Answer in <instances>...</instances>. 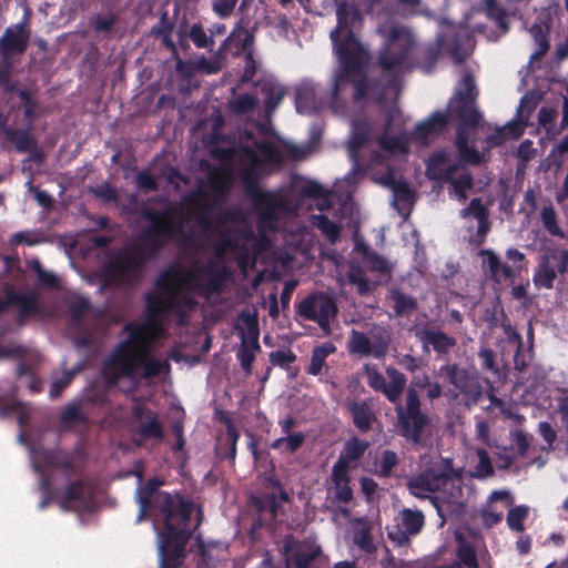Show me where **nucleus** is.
I'll use <instances>...</instances> for the list:
<instances>
[{"label": "nucleus", "instance_id": "nucleus-58", "mask_svg": "<svg viewBox=\"0 0 568 568\" xmlns=\"http://www.w3.org/2000/svg\"><path fill=\"white\" fill-rule=\"evenodd\" d=\"M305 436L302 433L285 435L273 442L272 448L283 449L285 452H296L304 443Z\"/></svg>", "mask_w": 568, "mask_h": 568}, {"label": "nucleus", "instance_id": "nucleus-22", "mask_svg": "<svg viewBox=\"0 0 568 568\" xmlns=\"http://www.w3.org/2000/svg\"><path fill=\"white\" fill-rule=\"evenodd\" d=\"M443 37V47L445 52L453 59L456 64H462L473 50V36L467 30H456L455 32Z\"/></svg>", "mask_w": 568, "mask_h": 568}, {"label": "nucleus", "instance_id": "nucleus-35", "mask_svg": "<svg viewBox=\"0 0 568 568\" xmlns=\"http://www.w3.org/2000/svg\"><path fill=\"white\" fill-rule=\"evenodd\" d=\"M236 237V247L233 250V254L237 255H260L264 250V241L266 237L263 236L262 240H256L254 236V232L250 229L244 230L240 236Z\"/></svg>", "mask_w": 568, "mask_h": 568}, {"label": "nucleus", "instance_id": "nucleus-55", "mask_svg": "<svg viewBox=\"0 0 568 568\" xmlns=\"http://www.w3.org/2000/svg\"><path fill=\"white\" fill-rule=\"evenodd\" d=\"M369 527L363 523L361 527L355 528L353 534L354 544L367 554H373L376 550V546L371 536Z\"/></svg>", "mask_w": 568, "mask_h": 568}, {"label": "nucleus", "instance_id": "nucleus-8", "mask_svg": "<svg viewBox=\"0 0 568 568\" xmlns=\"http://www.w3.org/2000/svg\"><path fill=\"white\" fill-rule=\"evenodd\" d=\"M332 43L341 65L339 72L334 79L332 90L333 100H337L343 88L351 82V75L366 70L369 54L355 32H348V34L337 38L336 42Z\"/></svg>", "mask_w": 568, "mask_h": 568}, {"label": "nucleus", "instance_id": "nucleus-14", "mask_svg": "<svg viewBox=\"0 0 568 568\" xmlns=\"http://www.w3.org/2000/svg\"><path fill=\"white\" fill-rule=\"evenodd\" d=\"M258 211L257 230L260 234L266 231H276L280 222V212L287 205L286 197L278 191L252 201Z\"/></svg>", "mask_w": 568, "mask_h": 568}, {"label": "nucleus", "instance_id": "nucleus-51", "mask_svg": "<svg viewBox=\"0 0 568 568\" xmlns=\"http://www.w3.org/2000/svg\"><path fill=\"white\" fill-rule=\"evenodd\" d=\"M114 12L99 13L90 18L89 26L95 33L110 34L118 22Z\"/></svg>", "mask_w": 568, "mask_h": 568}, {"label": "nucleus", "instance_id": "nucleus-10", "mask_svg": "<svg viewBox=\"0 0 568 568\" xmlns=\"http://www.w3.org/2000/svg\"><path fill=\"white\" fill-rule=\"evenodd\" d=\"M463 89L456 90L448 105V118L458 121L462 126L478 128L483 121L481 113L475 102L478 95L471 73L466 72L460 82Z\"/></svg>", "mask_w": 568, "mask_h": 568}, {"label": "nucleus", "instance_id": "nucleus-6", "mask_svg": "<svg viewBox=\"0 0 568 568\" xmlns=\"http://www.w3.org/2000/svg\"><path fill=\"white\" fill-rule=\"evenodd\" d=\"M378 32L384 38L376 58V65L382 72L396 78L415 70L416 40L409 29L402 24H393L388 30L379 29Z\"/></svg>", "mask_w": 568, "mask_h": 568}, {"label": "nucleus", "instance_id": "nucleus-63", "mask_svg": "<svg viewBox=\"0 0 568 568\" xmlns=\"http://www.w3.org/2000/svg\"><path fill=\"white\" fill-rule=\"evenodd\" d=\"M459 215L463 219L474 216L476 220H483V217L489 216V211L483 204L480 197H474L470 200L467 207L460 210Z\"/></svg>", "mask_w": 568, "mask_h": 568}, {"label": "nucleus", "instance_id": "nucleus-25", "mask_svg": "<svg viewBox=\"0 0 568 568\" xmlns=\"http://www.w3.org/2000/svg\"><path fill=\"white\" fill-rule=\"evenodd\" d=\"M448 124V114L445 112L436 111L430 116L418 123L410 138L420 144H427L429 139L436 136L446 130Z\"/></svg>", "mask_w": 568, "mask_h": 568}, {"label": "nucleus", "instance_id": "nucleus-48", "mask_svg": "<svg viewBox=\"0 0 568 568\" xmlns=\"http://www.w3.org/2000/svg\"><path fill=\"white\" fill-rule=\"evenodd\" d=\"M367 447V442L352 437L345 442L337 462H357L364 455Z\"/></svg>", "mask_w": 568, "mask_h": 568}, {"label": "nucleus", "instance_id": "nucleus-59", "mask_svg": "<svg viewBox=\"0 0 568 568\" xmlns=\"http://www.w3.org/2000/svg\"><path fill=\"white\" fill-rule=\"evenodd\" d=\"M223 68L222 59L216 54H212L210 59H206L204 55H201L193 63V69L199 72H203L206 74H216Z\"/></svg>", "mask_w": 568, "mask_h": 568}, {"label": "nucleus", "instance_id": "nucleus-30", "mask_svg": "<svg viewBox=\"0 0 568 568\" xmlns=\"http://www.w3.org/2000/svg\"><path fill=\"white\" fill-rule=\"evenodd\" d=\"M556 253L544 255L540 258L538 266L536 267L532 282L537 288L551 290L557 278V271L551 260H556Z\"/></svg>", "mask_w": 568, "mask_h": 568}, {"label": "nucleus", "instance_id": "nucleus-23", "mask_svg": "<svg viewBox=\"0 0 568 568\" xmlns=\"http://www.w3.org/2000/svg\"><path fill=\"white\" fill-rule=\"evenodd\" d=\"M398 114V110H389L386 113L384 132L378 135L377 143L382 150L389 153L407 154L409 152V138L405 134L392 135L388 133L393 126L395 116Z\"/></svg>", "mask_w": 568, "mask_h": 568}, {"label": "nucleus", "instance_id": "nucleus-33", "mask_svg": "<svg viewBox=\"0 0 568 568\" xmlns=\"http://www.w3.org/2000/svg\"><path fill=\"white\" fill-rule=\"evenodd\" d=\"M295 108L298 113L303 114H313L316 112V90L312 82L304 81L296 87Z\"/></svg>", "mask_w": 568, "mask_h": 568}, {"label": "nucleus", "instance_id": "nucleus-24", "mask_svg": "<svg viewBox=\"0 0 568 568\" xmlns=\"http://www.w3.org/2000/svg\"><path fill=\"white\" fill-rule=\"evenodd\" d=\"M459 165L449 163V155L445 151L434 152L427 161L426 173L432 180L452 183Z\"/></svg>", "mask_w": 568, "mask_h": 568}, {"label": "nucleus", "instance_id": "nucleus-62", "mask_svg": "<svg viewBox=\"0 0 568 568\" xmlns=\"http://www.w3.org/2000/svg\"><path fill=\"white\" fill-rule=\"evenodd\" d=\"M230 104L234 112L245 114L254 110L257 100L250 93H243L234 98Z\"/></svg>", "mask_w": 568, "mask_h": 568}, {"label": "nucleus", "instance_id": "nucleus-3", "mask_svg": "<svg viewBox=\"0 0 568 568\" xmlns=\"http://www.w3.org/2000/svg\"><path fill=\"white\" fill-rule=\"evenodd\" d=\"M229 275L225 266L219 268L213 261L196 264L191 270L169 267L156 280L159 294L146 297L148 321H154L165 313L183 317L184 312L193 311L197 306V301L192 295L182 294L183 286L210 298L223 292Z\"/></svg>", "mask_w": 568, "mask_h": 568}, {"label": "nucleus", "instance_id": "nucleus-20", "mask_svg": "<svg viewBox=\"0 0 568 568\" xmlns=\"http://www.w3.org/2000/svg\"><path fill=\"white\" fill-rule=\"evenodd\" d=\"M362 23V14L359 9L342 0L336 3V27L331 31L332 42H336L337 38H343L348 32H354L357 26Z\"/></svg>", "mask_w": 568, "mask_h": 568}, {"label": "nucleus", "instance_id": "nucleus-17", "mask_svg": "<svg viewBox=\"0 0 568 568\" xmlns=\"http://www.w3.org/2000/svg\"><path fill=\"white\" fill-rule=\"evenodd\" d=\"M30 30L26 21L8 27L0 37V51L3 60H10L12 55L23 54L30 40Z\"/></svg>", "mask_w": 568, "mask_h": 568}, {"label": "nucleus", "instance_id": "nucleus-32", "mask_svg": "<svg viewBox=\"0 0 568 568\" xmlns=\"http://www.w3.org/2000/svg\"><path fill=\"white\" fill-rule=\"evenodd\" d=\"M478 12H484L490 21L499 29L501 34H506L509 29V14L505 7L498 0H481L477 8Z\"/></svg>", "mask_w": 568, "mask_h": 568}, {"label": "nucleus", "instance_id": "nucleus-53", "mask_svg": "<svg viewBox=\"0 0 568 568\" xmlns=\"http://www.w3.org/2000/svg\"><path fill=\"white\" fill-rule=\"evenodd\" d=\"M268 481H270L272 487L278 489L280 498H277L275 494H270V495L265 496V499L263 501L262 508L263 509H267L271 513L272 517L275 518L277 516V513H278L280 503L281 501H287L288 500V495L281 487V483L277 479H275V478H273L271 476L268 478Z\"/></svg>", "mask_w": 568, "mask_h": 568}, {"label": "nucleus", "instance_id": "nucleus-56", "mask_svg": "<svg viewBox=\"0 0 568 568\" xmlns=\"http://www.w3.org/2000/svg\"><path fill=\"white\" fill-rule=\"evenodd\" d=\"M529 508L525 505L516 506L508 511L507 525L510 530L523 532L525 530L524 520L528 517Z\"/></svg>", "mask_w": 568, "mask_h": 568}, {"label": "nucleus", "instance_id": "nucleus-13", "mask_svg": "<svg viewBox=\"0 0 568 568\" xmlns=\"http://www.w3.org/2000/svg\"><path fill=\"white\" fill-rule=\"evenodd\" d=\"M439 372L446 377L448 383L453 385L467 400L471 404H478L484 397V387L479 378L471 375L466 368L457 363L445 364Z\"/></svg>", "mask_w": 568, "mask_h": 568}, {"label": "nucleus", "instance_id": "nucleus-34", "mask_svg": "<svg viewBox=\"0 0 568 568\" xmlns=\"http://www.w3.org/2000/svg\"><path fill=\"white\" fill-rule=\"evenodd\" d=\"M442 47L443 37H437L435 43L428 44L423 49L420 59L414 57L415 69L420 70L425 74L433 73L440 57Z\"/></svg>", "mask_w": 568, "mask_h": 568}, {"label": "nucleus", "instance_id": "nucleus-28", "mask_svg": "<svg viewBox=\"0 0 568 568\" xmlns=\"http://www.w3.org/2000/svg\"><path fill=\"white\" fill-rule=\"evenodd\" d=\"M347 410L349 412L354 426L362 433H367L372 429V425L376 417L366 400H349L346 404Z\"/></svg>", "mask_w": 568, "mask_h": 568}, {"label": "nucleus", "instance_id": "nucleus-5", "mask_svg": "<svg viewBox=\"0 0 568 568\" xmlns=\"http://www.w3.org/2000/svg\"><path fill=\"white\" fill-rule=\"evenodd\" d=\"M32 469L39 477L41 500L39 508L44 509L64 487L60 497L63 510H82L91 507L94 496V485L78 475L75 464H32Z\"/></svg>", "mask_w": 568, "mask_h": 568}, {"label": "nucleus", "instance_id": "nucleus-43", "mask_svg": "<svg viewBox=\"0 0 568 568\" xmlns=\"http://www.w3.org/2000/svg\"><path fill=\"white\" fill-rule=\"evenodd\" d=\"M335 351L336 347L331 342L314 347L311 356V363L306 368V373L313 376L320 375L326 358Z\"/></svg>", "mask_w": 568, "mask_h": 568}, {"label": "nucleus", "instance_id": "nucleus-46", "mask_svg": "<svg viewBox=\"0 0 568 568\" xmlns=\"http://www.w3.org/2000/svg\"><path fill=\"white\" fill-rule=\"evenodd\" d=\"M30 268L37 275V284L47 290H58L60 287V280L53 272L47 271L39 260H33L29 263Z\"/></svg>", "mask_w": 568, "mask_h": 568}, {"label": "nucleus", "instance_id": "nucleus-1", "mask_svg": "<svg viewBox=\"0 0 568 568\" xmlns=\"http://www.w3.org/2000/svg\"><path fill=\"white\" fill-rule=\"evenodd\" d=\"M132 473L138 478L135 501L139 505L136 523L146 518L154 520L156 530L160 566L159 568H180L185 557V546L199 523H193L194 505L179 495H170L159 488L163 480L151 478L145 486L142 466Z\"/></svg>", "mask_w": 568, "mask_h": 568}, {"label": "nucleus", "instance_id": "nucleus-40", "mask_svg": "<svg viewBox=\"0 0 568 568\" xmlns=\"http://www.w3.org/2000/svg\"><path fill=\"white\" fill-rule=\"evenodd\" d=\"M358 251L362 253V261L365 267L371 272L390 274L392 265L383 255L378 254L365 244L358 246Z\"/></svg>", "mask_w": 568, "mask_h": 568}, {"label": "nucleus", "instance_id": "nucleus-36", "mask_svg": "<svg viewBox=\"0 0 568 568\" xmlns=\"http://www.w3.org/2000/svg\"><path fill=\"white\" fill-rule=\"evenodd\" d=\"M60 426L63 429H74L77 426L89 427V417L81 410L78 402L69 403L60 413Z\"/></svg>", "mask_w": 568, "mask_h": 568}, {"label": "nucleus", "instance_id": "nucleus-2", "mask_svg": "<svg viewBox=\"0 0 568 568\" xmlns=\"http://www.w3.org/2000/svg\"><path fill=\"white\" fill-rule=\"evenodd\" d=\"M172 205L158 210L144 207L141 217L149 224L138 236L139 246H125L108 254L100 266L99 278L103 288H131L142 280L149 258L155 257L182 231Z\"/></svg>", "mask_w": 568, "mask_h": 568}, {"label": "nucleus", "instance_id": "nucleus-64", "mask_svg": "<svg viewBox=\"0 0 568 568\" xmlns=\"http://www.w3.org/2000/svg\"><path fill=\"white\" fill-rule=\"evenodd\" d=\"M296 354L291 351H273L270 353V362L273 366H278L283 369H288L290 365L296 361Z\"/></svg>", "mask_w": 568, "mask_h": 568}, {"label": "nucleus", "instance_id": "nucleus-49", "mask_svg": "<svg viewBox=\"0 0 568 568\" xmlns=\"http://www.w3.org/2000/svg\"><path fill=\"white\" fill-rule=\"evenodd\" d=\"M504 334L507 337L509 344H515L517 346L515 353V368L519 372H523L527 363L521 358V349H523V337L520 333L511 325V324H503Z\"/></svg>", "mask_w": 568, "mask_h": 568}, {"label": "nucleus", "instance_id": "nucleus-7", "mask_svg": "<svg viewBox=\"0 0 568 568\" xmlns=\"http://www.w3.org/2000/svg\"><path fill=\"white\" fill-rule=\"evenodd\" d=\"M430 383V376L427 374L413 375L408 385H406L404 399H400V403L394 407L399 434L413 443L420 442L423 434L430 424L428 413L422 408L420 398V393Z\"/></svg>", "mask_w": 568, "mask_h": 568}, {"label": "nucleus", "instance_id": "nucleus-61", "mask_svg": "<svg viewBox=\"0 0 568 568\" xmlns=\"http://www.w3.org/2000/svg\"><path fill=\"white\" fill-rule=\"evenodd\" d=\"M393 194L395 204H413L414 191L409 187L405 181H393Z\"/></svg>", "mask_w": 568, "mask_h": 568}, {"label": "nucleus", "instance_id": "nucleus-21", "mask_svg": "<svg viewBox=\"0 0 568 568\" xmlns=\"http://www.w3.org/2000/svg\"><path fill=\"white\" fill-rule=\"evenodd\" d=\"M415 336L420 342L425 353H429V347H432L438 357L447 356L450 349L456 346V338L442 329L424 327L417 329Z\"/></svg>", "mask_w": 568, "mask_h": 568}, {"label": "nucleus", "instance_id": "nucleus-31", "mask_svg": "<svg viewBox=\"0 0 568 568\" xmlns=\"http://www.w3.org/2000/svg\"><path fill=\"white\" fill-rule=\"evenodd\" d=\"M349 464H334L332 481L334 484V498L342 503H349L353 499V490L349 487L348 478Z\"/></svg>", "mask_w": 568, "mask_h": 568}, {"label": "nucleus", "instance_id": "nucleus-12", "mask_svg": "<svg viewBox=\"0 0 568 568\" xmlns=\"http://www.w3.org/2000/svg\"><path fill=\"white\" fill-rule=\"evenodd\" d=\"M337 313L335 300L325 293L310 294L297 306L298 316L317 323L323 331H329L331 321Z\"/></svg>", "mask_w": 568, "mask_h": 568}, {"label": "nucleus", "instance_id": "nucleus-15", "mask_svg": "<svg viewBox=\"0 0 568 568\" xmlns=\"http://www.w3.org/2000/svg\"><path fill=\"white\" fill-rule=\"evenodd\" d=\"M444 469H427L408 479L409 493L418 498H427L430 493L442 489L448 481L452 473V464H444Z\"/></svg>", "mask_w": 568, "mask_h": 568}, {"label": "nucleus", "instance_id": "nucleus-42", "mask_svg": "<svg viewBox=\"0 0 568 568\" xmlns=\"http://www.w3.org/2000/svg\"><path fill=\"white\" fill-rule=\"evenodd\" d=\"M389 298L393 301V310L396 316L403 317L408 313L417 310V300L410 295L405 294L398 288H393L389 292Z\"/></svg>", "mask_w": 568, "mask_h": 568}, {"label": "nucleus", "instance_id": "nucleus-52", "mask_svg": "<svg viewBox=\"0 0 568 568\" xmlns=\"http://www.w3.org/2000/svg\"><path fill=\"white\" fill-rule=\"evenodd\" d=\"M17 94L22 103L23 120H24L26 124L29 125V129H32V123L36 119L39 103L29 90L21 89L18 91Z\"/></svg>", "mask_w": 568, "mask_h": 568}, {"label": "nucleus", "instance_id": "nucleus-45", "mask_svg": "<svg viewBox=\"0 0 568 568\" xmlns=\"http://www.w3.org/2000/svg\"><path fill=\"white\" fill-rule=\"evenodd\" d=\"M540 221L544 229L552 236L566 239V233L558 223V214L551 203L545 205L540 211Z\"/></svg>", "mask_w": 568, "mask_h": 568}, {"label": "nucleus", "instance_id": "nucleus-37", "mask_svg": "<svg viewBox=\"0 0 568 568\" xmlns=\"http://www.w3.org/2000/svg\"><path fill=\"white\" fill-rule=\"evenodd\" d=\"M31 129L26 124L23 129H4L6 139L14 144L16 151L19 153H27L37 149V139L30 133Z\"/></svg>", "mask_w": 568, "mask_h": 568}, {"label": "nucleus", "instance_id": "nucleus-26", "mask_svg": "<svg viewBox=\"0 0 568 568\" xmlns=\"http://www.w3.org/2000/svg\"><path fill=\"white\" fill-rule=\"evenodd\" d=\"M479 255L485 257L483 261V267L495 283L500 284L503 281L513 282L515 280V268L501 262L495 251L490 248H483L479 251Z\"/></svg>", "mask_w": 568, "mask_h": 568}, {"label": "nucleus", "instance_id": "nucleus-19", "mask_svg": "<svg viewBox=\"0 0 568 568\" xmlns=\"http://www.w3.org/2000/svg\"><path fill=\"white\" fill-rule=\"evenodd\" d=\"M425 524L424 514L420 510L406 508L400 511L397 523V531H389L388 536L397 545L403 546L409 541L410 536L417 535Z\"/></svg>", "mask_w": 568, "mask_h": 568}, {"label": "nucleus", "instance_id": "nucleus-18", "mask_svg": "<svg viewBox=\"0 0 568 568\" xmlns=\"http://www.w3.org/2000/svg\"><path fill=\"white\" fill-rule=\"evenodd\" d=\"M132 416L138 422L136 434L142 439H162L163 427L156 413L145 404L135 403L132 407Z\"/></svg>", "mask_w": 568, "mask_h": 568}, {"label": "nucleus", "instance_id": "nucleus-41", "mask_svg": "<svg viewBox=\"0 0 568 568\" xmlns=\"http://www.w3.org/2000/svg\"><path fill=\"white\" fill-rule=\"evenodd\" d=\"M529 33L538 45V49L529 58V63L532 64L536 61H540L550 48L549 28L534 23L529 29Z\"/></svg>", "mask_w": 568, "mask_h": 568}, {"label": "nucleus", "instance_id": "nucleus-27", "mask_svg": "<svg viewBox=\"0 0 568 568\" xmlns=\"http://www.w3.org/2000/svg\"><path fill=\"white\" fill-rule=\"evenodd\" d=\"M456 541L455 560L435 568H479L477 550L473 542L464 538L460 534L456 535Z\"/></svg>", "mask_w": 568, "mask_h": 568}, {"label": "nucleus", "instance_id": "nucleus-57", "mask_svg": "<svg viewBox=\"0 0 568 568\" xmlns=\"http://www.w3.org/2000/svg\"><path fill=\"white\" fill-rule=\"evenodd\" d=\"M353 75H358L357 79H353L351 75V82L348 83L354 87L353 100L361 102L369 97L371 82L366 75V70L362 73H353Z\"/></svg>", "mask_w": 568, "mask_h": 568}, {"label": "nucleus", "instance_id": "nucleus-9", "mask_svg": "<svg viewBox=\"0 0 568 568\" xmlns=\"http://www.w3.org/2000/svg\"><path fill=\"white\" fill-rule=\"evenodd\" d=\"M257 148L262 152L264 160L261 159V156H258V154L253 149L245 146L243 151L250 163L242 166L239 172L240 181L244 186V193L251 201H255L274 192L265 191L260 186V180L262 178L261 166L263 162H281V154L272 143L264 142L258 144Z\"/></svg>", "mask_w": 568, "mask_h": 568}, {"label": "nucleus", "instance_id": "nucleus-47", "mask_svg": "<svg viewBox=\"0 0 568 568\" xmlns=\"http://www.w3.org/2000/svg\"><path fill=\"white\" fill-rule=\"evenodd\" d=\"M372 345L374 349V358L381 359L388 353L389 344L392 341L389 332L379 326H375L372 332Z\"/></svg>", "mask_w": 568, "mask_h": 568}, {"label": "nucleus", "instance_id": "nucleus-39", "mask_svg": "<svg viewBox=\"0 0 568 568\" xmlns=\"http://www.w3.org/2000/svg\"><path fill=\"white\" fill-rule=\"evenodd\" d=\"M240 321L244 323L246 327V332L241 329L240 335L243 344L251 343V346L260 351L258 337H260V328H258V320L256 313L252 314L250 311H242L239 316Z\"/></svg>", "mask_w": 568, "mask_h": 568}, {"label": "nucleus", "instance_id": "nucleus-29", "mask_svg": "<svg viewBox=\"0 0 568 568\" xmlns=\"http://www.w3.org/2000/svg\"><path fill=\"white\" fill-rule=\"evenodd\" d=\"M509 446L500 447L496 454L504 459V462H513L515 458L524 457L529 448L530 440L528 435L520 430H511L509 435Z\"/></svg>", "mask_w": 568, "mask_h": 568}, {"label": "nucleus", "instance_id": "nucleus-38", "mask_svg": "<svg viewBox=\"0 0 568 568\" xmlns=\"http://www.w3.org/2000/svg\"><path fill=\"white\" fill-rule=\"evenodd\" d=\"M371 126L365 120H356L353 123L352 136L348 143V151L352 160L357 165L359 150L369 141Z\"/></svg>", "mask_w": 568, "mask_h": 568}, {"label": "nucleus", "instance_id": "nucleus-50", "mask_svg": "<svg viewBox=\"0 0 568 568\" xmlns=\"http://www.w3.org/2000/svg\"><path fill=\"white\" fill-rule=\"evenodd\" d=\"M312 223L313 225L318 229L325 237L331 242L335 243L341 235V227L329 220L324 214H314L312 215Z\"/></svg>", "mask_w": 568, "mask_h": 568}, {"label": "nucleus", "instance_id": "nucleus-16", "mask_svg": "<svg viewBox=\"0 0 568 568\" xmlns=\"http://www.w3.org/2000/svg\"><path fill=\"white\" fill-rule=\"evenodd\" d=\"M284 552L287 566L294 568H310L311 564L321 556L322 548L313 540H296L293 536H287L284 540Z\"/></svg>", "mask_w": 568, "mask_h": 568}, {"label": "nucleus", "instance_id": "nucleus-11", "mask_svg": "<svg viewBox=\"0 0 568 568\" xmlns=\"http://www.w3.org/2000/svg\"><path fill=\"white\" fill-rule=\"evenodd\" d=\"M364 372L368 386L375 392L382 393L389 403L397 406L407 385V377L394 366H388L385 373L388 382L375 365L366 364Z\"/></svg>", "mask_w": 568, "mask_h": 568}, {"label": "nucleus", "instance_id": "nucleus-44", "mask_svg": "<svg viewBox=\"0 0 568 568\" xmlns=\"http://www.w3.org/2000/svg\"><path fill=\"white\" fill-rule=\"evenodd\" d=\"M347 348L351 354H357L365 357H374L372 341L363 332H358L356 329L352 331Z\"/></svg>", "mask_w": 568, "mask_h": 568}, {"label": "nucleus", "instance_id": "nucleus-4", "mask_svg": "<svg viewBox=\"0 0 568 568\" xmlns=\"http://www.w3.org/2000/svg\"><path fill=\"white\" fill-rule=\"evenodd\" d=\"M128 337L119 342L103 364V376L109 385H116L122 378L151 379L170 371L166 359L150 354L151 342L146 325L129 323L124 326Z\"/></svg>", "mask_w": 568, "mask_h": 568}, {"label": "nucleus", "instance_id": "nucleus-60", "mask_svg": "<svg viewBox=\"0 0 568 568\" xmlns=\"http://www.w3.org/2000/svg\"><path fill=\"white\" fill-rule=\"evenodd\" d=\"M475 439L489 449H500L495 438L491 437L489 424L486 420L476 423Z\"/></svg>", "mask_w": 568, "mask_h": 568}, {"label": "nucleus", "instance_id": "nucleus-54", "mask_svg": "<svg viewBox=\"0 0 568 568\" xmlns=\"http://www.w3.org/2000/svg\"><path fill=\"white\" fill-rule=\"evenodd\" d=\"M187 38L197 49H207L213 51L215 41L206 33L201 23H193L187 32Z\"/></svg>", "mask_w": 568, "mask_h": 568}]
</instances>
